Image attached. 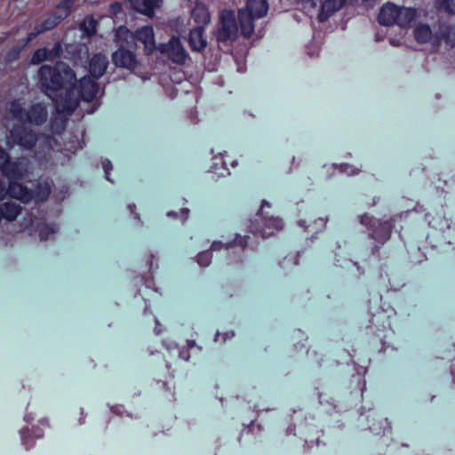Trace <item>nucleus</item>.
Returning <instances> with one entry per match:
<instances>
[{"mask_svg": "<svg viewBox=\"0 0 455 455\" xmlns=\"http://www.w3.org/2000/svg\"><path fill=\"white\" fill-rule=\"evenodd\" d=\"M60 49H61V47H60V44H56L54 48L52 49V51L50 52L45 48L38 49L33 54L32 58H31V63L32 64H39V63L48 60L49 56L52 55L53 53V52H54V55L59 54Z\"/></svg>", "mask_w": 455, "mask_h": 455, "instance_id": "obj_23", "label": "nucleus"}, {"mask_svg": "<svg viewBox=\"0 0 455 455\" xmlns=\"http://www.w3.org/2000/svg\"><path fill=\"white\" fill-rule=\"evenodd\" d=\"M188 212V209H183L182 212H181L182 213L185 214V220L187 219Z\"/></svg>", "mask_w": 455, "mask_h": 455, "instance_id": "obj_41", "label": "nucleus"}, {"mask_svg": "<svg viewBox=\"0 0 455 455\" xmlns=\"http://www.w3.org/2000/svg\"><path fill=\"white\" fill-rule=\"evenodd\" d=\"M270 204L267 201H263L261 204V209H263L265 206H269Z\"/></svg>", "mask_w": 455, "mask_h": 455, "instance_id": "obj_39", "label": "nucleus"}, {"mask_svg": "<svg viewBox=\"0 0 455 455\" xmlns=\"http://www.w3.org/2000/svg\"><path fill=\"white\" fill-rule=\"evenodd\" d=\"M102 167L104 169V172H105V177L106 179L110 181V182H113L111 180V179L109 178V172L112 170L113 166H112V164L109 160L106 159L104 161H102Z\"/></svg>", "mask_w": 455, "mask_h": 455, "instance_id": "obj_33", "label": "nucleus"}, {"mask_svg": "<svg viewBox=\"0 0 455 455\" xmlns=\"http://www.w3.org/2000/svg\"><path fill=\"white\" fill-rule=\"evenodd\" d=\"M37 188V197L40 200H44L50 194V187L48 186V184L40 185Z\"/></svg>", "mask_w": 455, "mask_h": 455, "instance_id": "obj_32", "label": "nucleus"}, {"mask_svg": "<svg viewBox=\"0 0 455 455\" xmlns=\"http://www.w3.org/2000/svg\"><path fill=\"white\" fill-rule=\"evenodd\" d=\"M75 0H63L60 2L54 12V14L60 20L67 18L74 5Z\"/></svg>", "mask_w": 455, "mask_h": 455, "instance_id": "obj_24", "label": "nucleus"}, {"mask_svg": "<svg viewBox=\"0 0 455 455\" xmlns=\"http://www.w3.org/2000/svg\"><path fill=\"white\" fill-rule=\"evenodd\" d=\"M196 261L202 267H207L212 261V253L209 251H203L196 256Z\"/></svg>", "mask_w": 455, "mask_h": 455, "instance_id": "obj_30", "label": "nucleus"}, {"mask_svg": "<svg viewBox=\"0 0 455 455\" xmlns=\"http://www.w3.org/2000/svg\"><path fill=\"white\" fill-rule=\"evenodd\" d=\"M108 66V60L105 55L101 53L94 54L89 62L90 74L94 78H99L103 76Z\"/></svg>", "mask_w": 455, "mask_h": 455, "instance_id": "obj_16", "label": "nucleus"}, {"mask_svg": "<svg viewBox=\"0 0 455 455\" xmlns=\"http://www.w3.org/2000/svg\"><path fill=\"white\" fill-rule=\"evenodd\" d=\"M414 37L420 44L431 42L435 45L444 42L448 46L453 47L455 45V28L447 24H440L438 31L433 35L428 25L419 23L414 29Z\"/></svg>", "mask_w": 455, "mask_h": 455, "instance_id": "obj_4", "label": "nucleus"}, {"mask_svg": "<svg viewBox=\"0 0 455 455\" xmlns=\"http://www.w3.org/2000/svg\"><path fill=\"white\" fill-rule=\"evenodd\" d=\"M142 79L143 80H147V79H148V76H143Z\"/></svg>", "mask_w": 455, "mask_h": 455, "instance_id": "obj_45", "label": "nucleus"}, {"mask_svg": "<svg viewBox=\"0 0 455 455\" xmlns=\"http://www.w3.org/2000/svg\"><path fill=\"white\" fill-rule=\"evenodd\" d=\"M163 0H130L131 7L148 17H153L155 9L159 7Z\"/></svg>", "mask_w": 455, "mask_h": 455, "instance_id": "obj_15", "label": "nucleus"}, {"mask_svg": "<svg viewBox=\"0 0 455 455\" xmlns=\"http://www.w3.org/2000/svg\"><path fill=\"white\" fill-rule=\"evenodd\" d=\"M191 17L198 27L208 25L211 21V14L207 6L202 2H196L191 10Z\"/></svg>", "mask_w": 455, "mask_h": 455, "instance_id": "obj_17", "label": "nucleus"}, {"mask_svg": "<svg viewBox=\"0 0 455 455\" xmlns=\"http://www.w3.org/2000/svg\"><path fill=\"white\" fill-rule=\"evenodd\" d=\"M161 53L168 56L170 60L178 64L185 63L188 53L183 47L180 40L177 37H172L167 44H162L158 46Z\"/></svg>", "mask_w": 455, "mask_h": 455, "instance_id": "obj_9", "label": "nucleus"}, {"mask_svg": "<svg viewBox=\"0 0 455 455\" xmlns=\"http://www.w3.org/2000/svg\"><path fill=\"white\" fill-rule=\"evenodd\" d=\"M60 21L61 20L54 13L49 15L42 24L38 25L39 32L50 30L57 26Z\"/></svg>", "mask_w": 455, "mask_h": 455, "instance_id": "obj_26", "label": "nucleus"}, {"mask_svg": "<svg viewBox=\"0 0 455 455\" xmlns=\"http://www.w3.org/2000/svg\"><path fill=\"white\" fill-rule=\"evenodd\" d=\"M52 154L60 155L61 152H55L53 150L48 149L47 153L44 156L41 155L40 152L36 153V158L39 161L41 164L47 165L50 163V158H52Z\"/></svg>", "mask_w": 455, "mask_h": 455, "instance_id": "obj_29", "label": "nucleus"}, {"mask_svg": "<svg viewBox=\"0 0 455 455\" xmlns=\"http://www.w3.org/2000/svg\"><path fill=\"white\" fill-rule=\"evenodd\" d=\"M25 102L21 100H16L10 103L8 115L14 119L31 124H41L47 119V110L43 104L37 103L31 106L28 109L24 108Z\"/></svg>", "mask_w": 455, "mask_h": 455, "instance_id": "obj_5", "label": "nucleus"}, {"mask_svg": "<svg viewBox=\"0 0 455 455\" xmlns=\"http://www.w3.org/2000/svg\"><path fill=\"white\" fill-rule=\"evenodd\" d=\"M52 140V139L51 138H48V143L51 145V141Z\"/></svg>", "mask_w": 455, "mask_h": 455, "instance_id": "obj_44", "label": "nucleus"}, {"mask_svg": "<svg viewBox=\"0 0 455 455\" xmlns=\"http://www.w3.org/2000/svg\"><path fill=\"white\" fill-rule=\"evenodd\" d=\"M36 141V134L22 125L13 127L10 132V136L7 137V144L11 148L17 144L24 149H31Z\"/></svg>", "mask_w": 455, "mask_h": 455, "instance_id": "obj_8", "label": "nucleus"}, {"mask_svg": "<svg viewBox=\"0 0 455 455\" xmlns=\"http://www.w3.org/2000/svg\"><path fill=\"white\" fill-rule=\"evenodd\" d=\"M268 11L267 0H247L245 8L238 10V21L241 34L250 37L254 32V20L263 18Z\"/></svg>", "mask_w": 455, "mask_h": 455, "instance_id": "obj_3", "label": "nucleus"}, {"mask_svg": "<svg viewBox=\"0 0 455 455\" xmlns=\"http://www.w3.org/2000/svg\"><path fill=\"white\" fill-rule=\"evenodd\" d=\"M99 91L98 84L90 76H84L80 79L78 87L71 85L66 89L65 96H60L55 100V108L59 114L70 115L77 108L79 100L84 101L92 100Z\"/></svg>", "mask_w": 455, "mask_h": 455, "instance_id": "obj_2", "label": "nucleus"}, {"mask_svg": "<svg viewBox=\"0 0 455 455\" xmlns=\"http://www.w3.org/2000/svg\"><path fill=\"white\" fill-rule=\"evenodd\" d=\"M261 224H252L251 231L263 238L272 235L275 231L283 228V221L279 218L264 217L260 218Z\"/></svg>", "mask_w": 455, "mask_h": 455, "instance_id": "obj_10", "label": "nucleus"}, {"mask_svg": "<svg viewBox=\"0 0 455 455\" xmlns=\"http://www.w3.org/2000/svg\"><path fill=\"white\" fill-rule=\"evenodd\" d=\"M110 8L114 13H116L121 10V5L118 3H115L110 5Z\"/></svg>", "mask_w": 455, "mask_h": 455, "instance_id": "obj_38", "label": "nucleus"}, {"mask_svg": "<svg viewBox=\"0 0 455 455\" xmlns=\"http://www.w3.org/2000/svg\"><path fill=\"white\" fill-rule=\"evenodd\" d=\"M435 7L447 13L455 14V0H435Z\"/></svg>", "mask_w": 455, "mask_h": 455, "instance_id": "obj_25", "label": "nucleus"}, {"mask_svg": "<svg viewBox=\"0 0 455 455\" xmlns=\"http://www.w3.org/2000/svg\"><path fill=\"white\" fill-rule=\"evenodd\" d=\"M247 238H248L247 236H241L239 235H236L235 241H233L231 243H222L221 242L212 243V244L211 246V250L212 251H219V250H221L222 248H225L226 250H230L235 247H239L240 251H243L248 244Z\"/></svg>", "mask_w": 455, "mask_h": 455, "instance_id": "obj_21", "label": "nucleus"}, {"mask_svg": "<svg viewBox=\"0 0 455 455\" xmlns=\"http://www.w3.org/2000/svg\"><path fill=\"white\" fill-rule=\"evenodd\" d=\"M359 222L370 231V237L379 243H384L390 238L391 224L388 221H381L371 218L367 214L359 216Z\"/></svg>", "mask_w": 455, "mask_h": 455, "instance_id": "obj_7", "label": "nucleus"}, {"mask_svg": "<svg viewBox=\"0 0 455 455\" xmlns=\"http://www.w3.org/2000/svg\"><path fill=\"white\" fill-rule=\"evenodd\" d=\"M56 232L54 227L45 226L39 231V236L41 240H47L50 235H53Z\"/></svg>", "mask_w": 455, "mask_h": 455, "instance_id": "obj_31", "label": "nucleus"}, {"mask_svg": "<svg viewBox=\"0 0 455 455\" xmlns=\"http://www.w3.org/2000/svg\"><path fill=\"white\" fill-rule=\"evenodd\" d=\"M167 215H168V216H173V217H176L177 213H176V212H169L167 213Z\"/></svg>", "mask_w": 455, "mask_h": 455, "instance_id": "obj_40", "label": "nucleus"}, {"mask_svg": "<svg viewBox=\"0 0 455 455\" xmlns=\"http://www.w3.org/2000/svg\"><path fill=\"white\" fill-rule=\"evenodd\" d=\"M40 437H42V434L41 433L36 435V438H40Z\"/></svg>", "mask_w": 455, "mask_h": 455, "instance_id": "obj_43", "label": "nucleus"}, {"mask_svg": "<svg viewBox=\"0 0 455 455\" xmlns=\"http://www.w3.org/2000/svg\"><path fill=\"white\" fill-rule=\"evenodd\" d=\"M398 11V5L392 3H387L384 4L379 14V21L384 26H391L395 23L396 15Z\"/></svg>", "mask_w": 455, "mask_h": 455, "instance_id": "obj_18", "label": "nucleus"}, {"mask_svg": "<svg viewBox=\"0 0 455 455\" xmlns=\"http://www.w3.org/2000/svg\"><path fill=\"white\" fill-rule=\"evenodd\" d=\"M188 42L192 50L196 52L203 51L207 45V41L204 36V28L203 27H196L191 29Z\"/></svg>", "mask_w": 455, "mask_h": 455, "instance_id": "obj_19", "label": "nucleus"}, {"mask_svg": "<svg viewBox=\"0 0 455 455\" xmlns=\"http://www.w3.org/2000/svg\"><path fill=\"white\" fill-rule=\"evenodd\" d=\"M340 172H345L347 175H353V174L358 173V170H355L353 166H351L347 164L340 165Z\"/></svg>", "mask_w": 455, "mask_h": 455, "instance_id": "obj_34", "label": "nucleus"}, {"mask_svg": "<svg viewBox=\"0 0 455 455\" xmlns=\"http://www.w3.org/2000/svg\"><path fill=\"white\" fill-rule=\"evenodd\" d=\"M321 3V0H300L301 6L305 12L308 15H313L314 12H319L317 9L318 4Z\"/></svg>", "mask_w": 455, "mask_h": 455, "instance_id": "obj_27", "label": "nucleus"}, {"mask_svg": "<svg viewBox=\"0 0 455 455\" xmlns=\"http://www.w3.org/2000/svg\"><path fill=\"white\" fill-rule=\"evenodd\" d=\"M398 11L395 24H397L400 28H408L416 19L417 10L414 8L398 6Z\"/></svg>", "mask_w": 455, "mask_h": 455, "instance_id": "obj_20", "label": "nucleus"}, {"mask_svg": "<svg viewBox=\"0 0 455 455\" xmlns=\"http://www.w3.org/2000/svg\"><path fill=\"white\" fill-rule=\"evenodd\" d=\"M347 0H324L319 9L317 18L319 21L323 22L328 20L336 12L339 11Z\"/></svg>", "mask_w": 455, "mask_h": 455, "instance_id": "obj_14", "label": "nucleus"}, {"mask_svg": "<svg viewBox=\"0 0 455 455\" xmlns=\"http://www.w3.org/2000/svg\"><path fill=\"white\" fill-rule=\"evenodd\" d=\"M113 63L119 68L134 71L139 67V61L133 52L126 48H118L112 54Z\"/></svg>", "mask_w": 455, "mask_h": 455, "instance_id": "obj_11", "label": "nucleus"}, {"mask_svg": "<svg viewBox=\"0 0 455 455\" xmlns=\"http://www.w3.org/2000/svg\"><path fill=\"white\" fill-rule=\"evenodd\" d=\"M114 41L118 48L136 47L134 33L124 26H120L115 30Z\"/></svg>", "mask_w": 455, "mask_h": 455, "instance_id": "obj_13", "label": "nucleus"}, {"mask_svg": "<svg viewBox=\"0 0 455 455\" xmlns=\"http://www.w3.org/2000/svg\"><path fill=\"white\" fill-rule=\"evenodd\" d=\"M80 29L87 36H92L96 31V21L92 18H86L81 24Z\"/></svg>", "mask_w": 455, "mask_h": 455, "instance_id": "obj_28", "label": "nucleus"}, {"mask_svg": "<svg viewBox=\"0 0 455 455\" xmlns=\"http://www.w3.org/2000/svg\"><path fill=\"white\" fill-rule=\"evenodd\" d=\"M40 86L42 91L55 100L65 96L66 89L73 85L76 74L64 62H58L54 66L43 65L39 69Z\"/></svg>", "mask_w": 455, "mask_h": 455, "instance_id": "obj_1", "label": "nucleus"}, {"mask_svg": "<svg viewBox=\"0 0 455 455\" xmlns=\"http://www.w3.org/2000/svg\"><path fill=\"white\" fill-rule=\"evenodd\" d=\"M36 31L35 32H30L28 34L27 36V38H26V43H29L31 42L32 40H34L39 34H41L42 32H39V27L37 26L36 28Z\"/></svg>", "mask_w": 455, "mask_h": 455, "instance_id": "obj_35", "label": "nucleus"}, {"mask_svg": "<svg viewBox=\"0 0 455 455\" xmlns=\"http://www.w3.org/2000/svg\"><path fill=\"white\" fill-rule=\"evenodd\" d=\"M7 194H9V188L6 189L4 184L0 180V201L3 200Z\"/></svg>", "mask_w": 455, "mask_h": 455, "instance_id": "obj_36", "label": "nucleus"}, {"mask_svg": "<svg viewBox=\"0 0 455 455\" xmlns=\"http://www.w3.org/2000/svg\"><path fill=\"white\" fill-rule=\"evenodd\" d=\"M20 435H21V439H22L23 444H25L27 446V449H29L33 443H28V440L27 439V435H26L27 432L25 430H21Z\"/></svg>", "mask_w": 455, "mask_h": 455, "instance_id": "obj_37", "label": "nucleus"}, {"mask_svg": "<svg viewBox=\"0 0 455 455\" xmlns=\"http://www.w3.org/2000/svg\"><path fill=\"white\" fill-rule=\"evenodd\" d=\"M238 31L235 12L228 9L222 10L219 16L217 40L219 42L235 41L238 37Z\"/></svg>", "mask_w": 455, "mask_h": 455, "instance_id": "obj_6", "label": "nucleus"}, {"mask_svg": "<svg viewBox=\"0 0 455 455\" xmlns=\"http://www.w3.org/2000/svg\"><path fill=\"white\" fill-rule=\"evenodd\" d=\"M369 428L372 433L379 435L380 433L385 434L387 431L389 432L391 426L387 419L379 416L371 419Z\"/></svg>", "mask_w": 455, "mask_h": 455, "instance_id": "obj_22", "label": "nucleus"}, {"mask_svg": "<svg viewBox=\"0 0 455 455\" xmlns=\"http://www.w3.org/2000/svg\"><path fill=\"white\" fill-rule=\"evenodd\" d=\"M389 42L393 45H398V44L395 43V39H390Z\"/></svg>", "mask_w": 455, "mask_h": 455, "instance_id": "obj_42", "label": "nucleus"}, {"mask_svg": "<svg viewBox=\"0 0 455 455\" xmlns=\"http://www.w3.org/2000/svg\"><path fill=\"white\" fill-rule=\"evenodd\" d=\"M135 42L139 41L144 45V52L150 55L156 49L155 42V33L153 27L143 26L134 32Z\"/></svg>", "mask_w": 455, "mask_h": 455, "instance_id": "obj_12", "label": "nucleus"}]
</instances>
